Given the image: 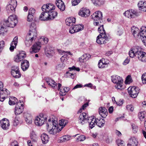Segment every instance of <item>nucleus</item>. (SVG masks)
<instances>
[{
    "mask_svg": "<svg viewBox=\"0 0 146 146\" xmlns=\"http://www.w3.org/2000/svg\"><path fill=\"white\" fill-rule=\"evenodd\" d=\"M41 9L42 12L39 17V19L41 21L52 20L57 15V12L53 11L55 9V6L52 4L44 5Z\"/></svg>",
    "mask_w": 146,
    "mask_h": 146,
    "instance_id": "obj_1",
    "label": "nucleus"
},
{
    "mask_svg": "<svg viewBox=\"0 0 146 146\" xmlns=\"http://www.w3.org/2000/svg\"><path fill=\"white\" fill-rule=\"evenodd\" d=\"M96 121V118H94L93 116L89 117L86 113L84 112L80 114L78 120V123L81 125H83L88 122L89 123V128L91 129L95 126Z\"/></svg>",
    "mask_w": 146,
    "mask_h": 146,
    "instance_id": "obj_2",
    "label": "nucleus"
},
{
    "mask_svg": "<svg viewBox=\"0 0 146 146\" xmlns=\"http://www.w3.org/2000/svg\"><path fill=\"white\" fill-rule=\"evenodd\" d=\"M98 31L100 34L97 37V43L99 44H104L107 43L109 40V38L106 35L103 25L99 27Z\"/></svg>",
    "mask_w": 146,
    "mask_h": 146,
    "instance_id": "obj_3",
    "label": "nucleus"
},
{
    "mask_svg": "<svg viewBox=\"0 0 146 146\" xmlns=\"http://www.w3.org/2000/svg\"><path fill=\"white\" fill-rule=\"evenodd\" d=\"M58 121L53 119H49L47 123V130L50 134L54 135L58 131Z\"/></svg>",
    "mask_w": 146,
    "mask_h": 146,
    "instance_id": "obj_4",
    "label": "nucleus"
},
{
    "mask_svg": "<svg viewBox=\"0 0 146 146\" xmlns=\"http://www.w3.org/2000/svg\"><path fill=\"white\" fill-rule=\"evenodd\" d=\"M36 29V26L35 23H32L30 26L29 33L26 36L28 39H29L34 42L35 41L37 35Z\"/></svg>",
    "mask_w": 146,
    "mask_h": 146,
    "instance_id": "obj_5",
    "label": "nucleus"
},
{
    "mask_svg": "<svg viewBox=\"0 0 146 146\" xmlns=\"http://www.w3.org/2000/svg\"><path fill=\"white\" fill-rule=\"evenodd\" d=\"M131 32L134 37L137 38H140L144 44L145 40L144 39L143 37L146 33H143V32H140L139 29L137 27L133 26L131 29Z\"/></svg>",
    "mask_w": 146,
    "mask_h": 146,
    "instance_id": "obj_6",
    "label": "nucleus"
},
{
    "mask_svg": "<svg viewBox=\"0 0 146 146\" xmlns=\"http://www.w3.org/2000/svg\"><path fill=\"white\" fill-rule=\"evenodd\" d=\"M92 18L95 21L94 23V25L95 26H101V21L102 20V13L100 11L95 12L92 15Z\"/></svg>",
    "mask_w": 146,
    "mask_h": 146,
    "instance_id": "obj_7",
    "label": "nucleus"
},
{
    "mask_svg": "<svg viewBox=\"0 0 146 146\" xmlns=\"http://www.w3.org/2000/svg\"><path fill=\"white\" fill-rule=\"evenodd\" d=\"M18 23L17 16L15 15H10L5 22V25L8 27L13 28Z\"/></svg>",
    "mask_w": 146,
    "mask_h": 146,
    "instance_id": "obj_8",
    "label": "nucleus"
},
{
    "mask_svg": "<svg viewBox=\"0 0 146 146\" xmlns=\"http://www.w3.org/2000/svg\"><path fill=\"white\" fill-rule=\"evenodd\" d=\"M17 6V1L16 0L9 1L6 7V10L8 13H13L15 11Z\"/></svg>",
    "mask_w": 146,
    "mask_h": 146,
    "instance_id": "obj_9",
    "label": "nucleus"
},
{
    "mask_svg": "<svg viewBox=\"0 0 146 146\" xmlns=\"http://www.w3.org/2000/svg\"><path fill=\"white\" fill-rule=\"evenodd\" d=\"M141 48L138 46H136L132 48L129 52V54L130 57H134L135 56L138 57V54L139 52H142Z\"/></svg>",
    "mask_w": 146,
    "mask_h": 146,
    "instance_id": "obj_10",
    "label": "nucleus"
},
{
    "mask_svg": "<svg viewBox=\"0 0 146 146\" xmlns=\"http://www.w3.org/2000/svg\"><path fill=\"white\" fill-rule=\"evenodd\" d=\"M40 117H37L35 120V123L37 126L42 125L46 121L47 117L46 115L41 114Z\"/></svg>",
    "mask_w": 146,
    "mask_h": 146,
    "instance_id": "obj_11",
    "label": "nucleus"
},
{
    "mask_svg": "<svg viewBox=\"0 0 146 146\" xmlns=\"http://www.w3.org/2000/svg\"><path fill=\"white\" fill-rule=\"evenodd\" d=\"M129 94L130 96L133 98H135L139 93V89L138 87L133 86L129 87L128 89Z\"/></svg>",
    "mask_w": 146,
    "mask_h": 146,
    "instance_id": "obj_12",
    "label": "nucleus"
},
{
    "mask_svg": "<svg viewBox=\"0 0 146 146\" xmlns=\"http://www.w3.org/2000/svg\"><path fill=\"white\" fill-rule=\"evenodd\" d=\"M16 104L15 109V115H18L21 114L23 110V105L22 104L21 100Z\"/></svg>",
    "mask_w": 146,
    "mask_h": 146,
    "instance_id": "obj_13",
    "label": "nucleus"
},
{
    "mask_svg": "<svg viewBox=\"0 0 146 146\" xmlns=\"http://www.w3.org/2000/svg\"><path fill=\"white\" fill-rule=\"evenodd\" d=\"M26 54L24 51L20 52L14 57V61L19 62L22 60L26 56Z\"/></svg>",
    "mask_w": 146,
    "mask_h": 146,
    "instance_id": "obj_14",
    "label": "nucleus"
},
{
    "mask_svg": "<svg viewBox=\"0 0 146 146\" xmlns=\"http://www.w3.org/2000/svg\"><path fill=\"white\" fill-rule=\"evenodd\" d=\"M10 92L6 88H3V90L0 91V101L3 102L6 98L7 97Z\"/></svg>",
    "mask_w": 146,
    "mask_h": 146,
    "instance_id": "obj_15",
    "label": "nucleus"
},
{
    "mask_svg": "<svg viewBox=\"0 0 146 146\" xmlns=\"http://www.w3.org/2000/svg\"><path fill=\"white\" fill-rule=\"evenodd\" d=\"M41 44V43L39 42L34 44L30 50V53H36L38 52L40 49Z\"/></svg>",
    "mask_w": 146,
    "mask_h": 146,
    "instance_id": "obj_16",
    "label": "nucleus"
},
{
    "mask_svg": "<svg viewBox=\"0 0 146 146\" xmlns=\"http://www.w3.org/2000/svg\"><path fill=\"white\" fill-rule=\"evenodd\" d=\"M138 143L137 139L133 137L129 139L127 146H138Z\"/></svg>",
    "mask_w": 146,
    "mask_h": 146,
    "instance_id": "obj_17",
    "label": "nucleus"
},
{
    "mask_svg": "<svg viewBox=\"0 0 146 146\" xmlns=\"http://www.w3.org/2000/svg\"><path fill=\"white\" fill-rule=\"evenodd\" d=\"M90 11L86 8H82L79 12V15L83 17H86L90 15Z\"/></svg>",
    "mask_w": 146,
    "mask_h": 146,
    "instance_id": "obj_18",
    "label": "nucleus"
},
{
    "mask_svg": "<svg viewBox=\"0 0 146 146\" xmlns=\"http://www.w3.org/2000/svg\"><path fill=\"white\" fill-rule=\"evenodd\" d=\"M1 125L2 128L6 130L8 128L9 126V121L6 119L1 121Z\"/></svg>",
    "mask_w": 146,
    "mask_h": 146,
    "instance_id": "obj_19",
    "label": "nucleus"
},
{
    "mask_svg": "<svg viewBox=\"0 0 146 146\" xmlns=\"http://www.w3.org/2000/svg\"><path fill=\"white\" fill-rule=\"evenodd\" d=\"M99 113L101 117L104 118H105L108 114L107 110L104 107H100L99 109Z\"/></svg>",
    "mask_w": 146,
    "mask_h": 146,
    "instance_id": "obj_20",
    "label": "nucleus"
},
{
    "mask_svg": "<svg viewBox=\"0 0 146 146\" xmlns=\"http://www.w3.org/2000/svg\"><path fill=\"white\" fill-rule=\"evenodd\" d=\"M66 25L68 26H72L75 23L76 19L72 17L66 19L65 21Z\"/></svg>",
    "mask_w": 146,
    "mask_h": 146,
    "instance_id": "obj_21",
    "label": "nucleus"
},
{
    "mask_svg": "<svg viewBox=\"0 0 146 146\" xmlns=\"http://www.w3.org/2000/svg\"><path fill=\"white\" fill-rule=\"evenodd\" d=\"M56 4L61 11H63L65 9V5L62 0H56Z\"/></svg>",
    "mask_w": 146,
    "mask_h": 146,
    "instance_id": "obj_22",
    "label": "nucleus"
},
{
    "mask_svg": "<svg viewBox=\"0 0 146 146\" xmlns=\"http://www.w3.org/2000/svg\"><path fill=\"white\" fill-rule=\"evenodd\" d=\"M17 43L18 37L16 36L14 38L13 41L11 43V46L9 48V50L11 51H13L14 49L16 48Z\"/></svg>",
    "mask_w": 146,
    "mask_h": 146,
    "instance_id": "obj_23",
    "label": "nucleus"
},
{
    "mask_svg": "<svg viewBox=\"0 0 146 146\" xmlns=\"http://www.w3.org/2000/svg\"><path fill=\"white\" fill-rule=\"evenodd\" d=\"M111 80L113 83L116 84H118L119 82H121L123 81L121 77L115 75L111 76Z\"/></svg>",
    "mask_w": 146,
    "mask_h": 146,
    "instance_id": "obj_24",
    "label": "nucleus"
},
{
    "mask_svg": "<svg viewBox=\"0 0 146 146\" xmlns=\"http://www.w3.org/2000/svg\"><path fill=\"white\" fill-rule=\"evenodd\" d=\"M21 68L23 71L27 70L29 66V61L27 60H23L21 63Z\"/></svg>",
    "mask_w": 146,
    "mask_h": 146,
    "instance_id": "obj_25",
    "label": "nucleus"
},
{
    "mask_svg": "<svg viewBox=\"0 0 146 146\" xmlns=\"http://www.w3.org/2000/svg\"><path fill=\"white\" fill-rule=\"evenodd\" d=\"M108 63L106 61L105 59L103 58L99 61L98 66L100 68H103L106 67Z\"/></svg>",
    "mask_w": 146,
    "mask_h": 146,
    "instance_id": "obj_26",
    "label": "nucleus"
},
{
    "mask_svg": "<svg viewBox=\"0 0 146 146\" xmlns=\"http://www.w3.org/2000/svg\"><path fill=\"white\" fill-rule=\"evenodd\" d=\"M46 81L48 84L51 86L52 88L55 89L57 88V83L53 80L51 79L46 78Z\"/></svg>",
    "mask_w": 146,
    "mask_h": 146,
    "instance_id": "obj_27",
    "label": "nucleus"
},
{
    "mask_svg": "<svg viewBox=\"0 0 146 146\" xmlns=\"http://www.w3.org/2000/svg\"><path fill=\"white\" fill-rule=\"evenodd\" d=\"M138 58L141 61L146 62V53L144 52H139L138 54Z\"/></svg>",
    "mask_w": 146,
    "mask_h": 146,
    "instance_id": "obj_28",
    "label": "nucleus"
},
{
    "mask_svg": "<svg viewBox=\"0 0 146 146\" xmlns=\"http://www.w3.org/2000/svg\"><path fill=\"white\" fill-rule=\"evenodd\" d=\"M41 138L42 143L44 144L47 143L49 140L48 135L45 133H43L41 135Z\"/></svg>",
    "mask_w": 146,
    "mask_h": 146,
    "instance_id": "obj_29",
    "label": "nucleus"
},
{
    "mask_svg": "<svg viewBox=\"0 0 146 146\" xmlns=\"http://www.w3.org/2000/svg\"><path fill=\"white\" fill-rule=\"evenodd\" d=\"M59 53L60 54H64L60 58V60L61 61H62L63 62L66 60V58L67 59V54H70V52H65L64 51H61V50H58Z\"/></svg>",
    "mask_w": 146,
    "mask_h": 146,
    "instance_id": "obj_30",
    "label": "nucleus"
},
{
    "mask_svg": "<svg viewBox=\"0 0 146 146\" xmlns=\"http://www.w3.org/2000/svg\"><path fill=\"white\" fill-rule=\"evenodd\" d=\"M96 123L100 127H102L104 126V125L105 121L104 119H99L98 118L96 119Z\"/></svg>",
    "mask_w": 146,
    "mask_h": 146,
    "instance_id": "obj_31",
    "label": "nucleus"
},
{
    "mask_svg": "<svg viewBox=\"0 0 146 146\" xmlns=\"http://www.w3.org/2000/svg\"><path fill=\"white\" fill-rule=\"evenodd\" d=\"M70 88L68 87H62L60 90V94L61 96H64L66 94V93L69 91Z\"/></svg>",
    "mask_w": 146,
    "mask_h": 146,
    "instance_id": "obj_32",
    "label": "nucleus"
},
{
    "mask_svg": "<svg viewBox=\"0 0 146 146\" xmlns=\"http://www.w3.org/2000/svg\"><path fill=\"white\" fill-rule=\"evenodd\" d=\"M54 53V50L51 48H49L45 50V54L48 57L53 56Z\"/></svg>",
    "mask_w": 146,
    "mask_h": 146,
    "instance_id": "obj_33",
    "label": "nucleus"
},
{
    "mask_svg": "<svg viewBox=\"0 0 146 146\" xmlns=\"http://www.w3.org/2000/svg\"><path fill=\"white\" fill-rule=\"evenodd\" d=\"M18 100L16 98L12 97L9 98V103L10 105H14L18 102Z\"/></svg>",
    "mask_w": 146,
    "mask_h": 146,
    "instance_id": "obj_34",
    "label": "nucleus"
},
{
    "mask_svg": "<svg viewBox=\"0 0 146 146\" xmlns=\"http://www.w3.org/2000/svg\"><path fill=\"white\" fill-rule=\"evenodd\" d=\"M25 121L26 122L30 124L32 122V117L31 115L29 113H26L25 115Z\"/></svg>",
    "mask_w": 146,
    "mask_h": 146,
    "instance_id": "obj_35",
    "label": "nucleus"
},
{
    "mask_svg": "<svg viewBox=\"0 0 146 146\" xmlns=\"http://www.w3.org/2000/svg\"><path fill=\"white\" fill-rule=\"evenodd\" d=\"M146 116V113L144 111H141L139 113L138 117L140 120L141 121H143L144 120V119Z\"/></svg>",
    "mask_w": 146,
    "mask_h": 146,
    "instance_id": "obj_36",
    "label": "nucleus"
},
{
    "mask_svg": "<svg viewBox=\"0 0 146 146\" xmlns=\"http://www.w3.org/2000/svg\"><path fill=\"white\" fill-rule=\"evenodd\" d=\"M11 73L13 76L15 78H19L21 76L19 71L11 72Z\"/></svg>",
    "mask_w": 146,
    "mask_h": 146,
    "instance_id": "obj_37",
    "label": "nucleus"
},
{
    "mask_svg": "<svg viewBox=\"0 0 146 146\" xmlns=\"http://www.w3.org/2000/svg\"><path fill=\"white\" fill-rule=\"evenodd\" d=\"M70 137L69 135H64L61 138V141L62 142H65L70 139Z\"/></svg>",
    "mask_w": 146,
    "mask_h": 146,
    "instance_id": "obj_38",
    "label": "nucleus"
},
{
    "mask_svg": "<svg viewBox=\"0 0 146 146\" xmlns=\"http://www.w3.org/2000/svg\"><path fill=\"white\" fill-rule=\"evenodd\" d=\"M31 40L29 39H28L27 38H26V39L25 41V43L26 46L27 47H29L31 45L32 42H34L33 41H31Z\"/></svg>",
    "mask_w": 146,
    "mask_h": 146,
    "instance_id": "obj_39",
    "label": "nucleus"
},
{
    "mask_svg": "<svg viewBox=\"0 0 146 146\" xmlns=\"http://www.w3.org/2000/svg\"><path fill=\"white\" fill-rule=\"evenodd\" d=\"M131 13H132V15H131L132 18H134L135 17L139 15V13L136 10L131 9Z\"/></svg>",
    "mask_w": 146,
    "mask_h": 146,
    "instance_id": "obj_40",
    "label": "nucleus"
},
{
    "mask_svg": "<svg viewBox=\"0 0 146 146\" xmlns=\"http://www.w3.org/2000/svg\"><path fill=\"white\" fill-rule=\"evenodd\" d=\"M74 27L75 29L78 30V32L81 31L84 28V26L83 25H74Z\"/></svg>",
    "mask_w": 146,
    "mask_h": 146,
    "instance_id": "obj_41",
    "label": "nucleus"
},
{
    "mask_svg": "<svg viewBox=\"0 0 146 146\" xmlns=\"http://www.w3.org/2000/svg\"><path fill=\"white\" fill-rule=\"evenodd\" d=\"M94 5L96 6L97 5L100 6L103 3V2H102L101 0H92Z\"/></svg>",
    "mask_w": 146,
    "mask_h": 146,
    "instance_id": "obj_42",
    "label": "nucleus"
},
{
    "mask_svg": "<svg viewBox=\"0 0 146 146\" xmlns=\"http://www.w3.org/2000/svg\"><path fill=\"white\" fill-rule=\"evenodd\" d=\"M131 9L126 11L124 14L125 15V16L129 18H132L131 15Z\"/></svg>",
    "mask_w": 146,
    "mask_h": 146,
    "instance_id": "obj_43",
    "label": "nucleus"
},
{
    "mask_svg": "<svg viewBox=\"0 0 146 146\" xmlns=\"http://www.w3.org/2000/svg\"><path fill=\"white\" fill-rule=\"evenodd\" d=\"M67 123L68 121L67 120L62 119L59 121V123L61 126H64Z\"/></svg>",
    "mask_w": 146,
    "mask_h": 146,
    "instance_id": "obj_44",
    "label": "nucleus"
},
{
    "mask_svg": "<svg viewBox=\"0 0 146 146\" xmlns=\"http://www.w3.org/2000/svg\"><path fill=\"white\" fill-rule=\"evenodd\" d=\"M116 142L118 146H124V142L121 140H117L116 141Z\"/></svg>",
    "mask_w": 146,
    "mask_h": 146,
    "instance_id": "obj_45",
    "label": "nucleus"
},
{
    "mask_svg": "<svg viewBox=\"0 0 146 146\" xmlns=\"http://www.w3.org/2000/svg\"><path fill=\"white\" fill-rule=\"evenodd\" d=\"M7 32V30L3 26H1L0 30V35H3L5 33Z\"/></svg>",
    "mask_w": 146,
    "mask_h": 146,
    "instance_id": "obj_46",
    "label": "nucleus"
},
{
    "mask_svg": "<svg viewBox=\"0 0 146 146\" xmlns=\"http://www.w3.org/2000/svg\"><path fill=\"white\" fill-rule=\"evenodd\" d=\"M131 126L133 133H136L138 129L137 126L135 124H132Z\"/></svg>",
    "mask_w": 146,
    "mask_h": 146,
    "instance_id": "obj_47",
    "label": "nucleus"
},
{
    "mask_svg": "<svg viewBox=\"0 0 146 146\" xmlns=\"http://www.w3.org/2000/svg\"><path fill=\"white\" fill-rule=\"evenodd\" d=\"M69 32L71 34H73L75 33L78 32V30H76L74 27H71L69 29Z\"/></svg>",
    "mask_w": 146,
    "mask_h": 146,
    "instance_id": "obj_48",
    "label": "nucleus"
},
{
    "mask_svg": "<svg viewBox=\"0 0 146 146\" xmlns=\"http://www.w3.org/2000/svg\"><path fill=\"white\" fill-rule=\"evenodd\" d=\"M86 139V137L83 135H81L79 136L77 139L78 141H83Z\"/></svg>",
    "mask_w": 146,
    "mask_h": 146,
    "instance_id": "obj_49",
    "label": "nucleus"
},
{
    "mask_svg": "<svg viewBox=\"0 0 146 146\" xmlns=\"http://www.w3.org/2000/svg\"><path fill=\"white\" fill-rule=\"evenodd\" d=\"M35 13V10L33 8H31L29 10V14L34 16Z\"/></svg>",
    "mask_w": 146,
    "mask_h": 146,
    "instance_id": "obj_50",
    "label": "nucleus"
},
{
    "mask_svg": "<svg viewBox=\"0 0 146 146\" xmlns=\"http://www.w3.org/2000/svg\"><path fill=\"white\" fill-rule=\"evenodd\" d=\"M5 45V42L2 40L0 42V52H1L3 49Z\"/></svg>",
    "mask_w": 146,
    "mask_h": 146,
    "instance_id": "obj_51",
    "label": "nucleus"
},
{
    "mask_svg": "<svg viewBox=\"0 0 146 146\" xmlns=\"http://www.w3.org/2000/svg\"><path fill=\"white\" fill-rule=\"evenodd\" d=\"M122 84L123 82H119L118 84H116L117 85L115 86V87L117 89L121 90L123 89L122 85Z\"/></svg>",
    "mask_w": 146,
    "mask_h": 146,
    "instance_id": "obj_52",
    "label": "nucleus"
},
{
    "mask_svg": "<svg viewBox=\"0 0 146 146\" xmlns=\"http://www.w3.org/2000/svg\"><path fill=\"white\" fill-rule=\"evenodd\" d=\"M145 3H146V2H143L142 1H140L139 2L138 4V6L139 8V10H140V9L142 8V7H143V6Z\"/></svg>",
    "mask_w": 146,
    "mask_h": 146,
    "instance_id": "obj_53",
    "label": "nucleus"
},
{
    "mask_svg": "<svg viewBox=\"0 0 146 146\" xmlns=\"http://www.w3.org/2000/svg\"><path fill=\"white\" fill-rule=\"evenodd\" d=\"M141 79L143 83L146 84V73H145L142 75Z\"/></svg>",
    "mask_w": 146,
    "mask_h": 146,
    "instance_id": "obj_54",
    "label": "nucleus"
},
{
    "mask_svg": "<svg viewBox=\"0 0 146 146\" xmlns=\"http://www.w3.org/2000/svg\"><path fill=\"white\" fill-rule=\"evenodd\" d=\"M127 109L128 110L132 111H133L134 108L132 105H128L126 106Z\"/></svg>",
    "mask_w": 146,
    "mask_h": 146,
    "instance_id": "obj_55",
    "label": "nucleus"
},
{
    "mask_svg": "<svg viewBox=\"0 0 146 146\" xmlns=\"http://www.w3.org/2000/svg\"><path fill=\"white\" fill-rule=\"evenodd\" d=\"M82 0H72V5L75 6L77 5Z\"/></svg>",
    "mask_w": 146,
    "mask_h": 146,
    "instance_id": "obj_56",
    "label": "nucleus"
},
{
    "mask_svg": "<svg viewBox=\"0 0 146 146\" xmlns=\"http://www.w3.org/2000/svg\"><path fill=\"white\" fill-rule=\"evenodd\" d=\"M65 66V64L63 63L62 62L56 66L57 69H59L60 70L62 69Z\"/></svg>",
    "mask_w": 146,
    "mask_h": 146,
    "instance_id": "obj_57",
    "label": "nucleus"
},
{
    "mask_svg": "<svg viewBox=\"0 0 146 146\" xmlns=\"http://www.w3.org/2000/svg\"><path fill=\"white\" fill-rule=\"evenodd\" d=\"M34 16L33 15L29 14L28 13L27 16V21L29 22L32 21L33 20Z\"/></svg>",
    "mask_w": 146,
    "mask_h": 146,
    "instance_id": "obj_58",
    "label": "nucleus"
},
{
    "mask_svg": "<svg viewBox=\"0 0 146 146\" xmlns=\"http://www.w3.org/2000/svg\"><path fill=\"white\" fill-rule=\"evenodd\" d=\"M19 71V67L17 66H14L12 67L11 72Z\"/></svg>",
    "mask_w": 146,
    "mask_h": 146,
    "instance_id": "obj_59",
    "label": "nucleus"
},
{
    "mask_svg": "<svg viewBox=\"0 0 146 146\" xmlns=\"http://www.w3.org/2000/svg\"><path fill=\"white\" fill-rule=\"evenodd\" d=\"M123 33L122 29L118 28L117 30V34L119 36L121 35Z\"/></svg>",
    "mask_w": 146,
    "mask_h": 146,
    "instance_id": "obj_60",
    "label": "nucleus"
},
{
    "mask_svg": "<svg viewBox=\"0 0 146 146\" xmlns=\"http://www.w3.org/2000/svg\"><path fill=\"white\" fill-rule=\"evenodd\" d=\"M19 123V120L17 117H15L13 122V125L15 126H17Z\"/></svg>",
    "mask_w": 146,
    "mask_h": 146,
    "instance_id": "obj_61",
    "label": "nucleus"
},
{
    "mask_svg": "<svg viewBox=\"0 0 146 146\" xmlns=\"http://www.w3.org/2000/svg\"><path fill=\"white\" fill-rule=\"evenodd\" d=\"M84 55H82L79 58V61L80 62H84V60L86 59V57H84Z\"/></svg>",
    "mask_w": 146,
    "mask_h": 146,
    "instance_id": "obj_62",
    "label": "nucleus"
},
{
    "mask_svg": "<svg viewBox=\"0 0 146 146\" xmlns=\"http://www.w3.org/2000/svg\"><path fill=\"white\" fill-rule=\"evenodd\" d=\"M123 102V100H120L118 102H117L116 104L117 106H120L122 105Z\"/></svg>",
    "mask_w": 146,
    "mask_h": 146,
    "instance_id": "obj_63",
    "label": "nucleus"
},
{
    "mask_svg": "<svg viewBox=\"0 0 146 146\" xmlns=\"http://www.w3.org/2000/svg\"><path fill=\"white\" fill-rule=\"evenodd\" d=\"M69 69H70V70H76L78 71H80V69L79 68H76L74 66H73L72 67L69 68Z\"/></svg>",
    "mask_w": 146,
    "mask_h": 146,
    "instance_id": "obj_64",
    "label": "nucleus"
}]
</instances>
